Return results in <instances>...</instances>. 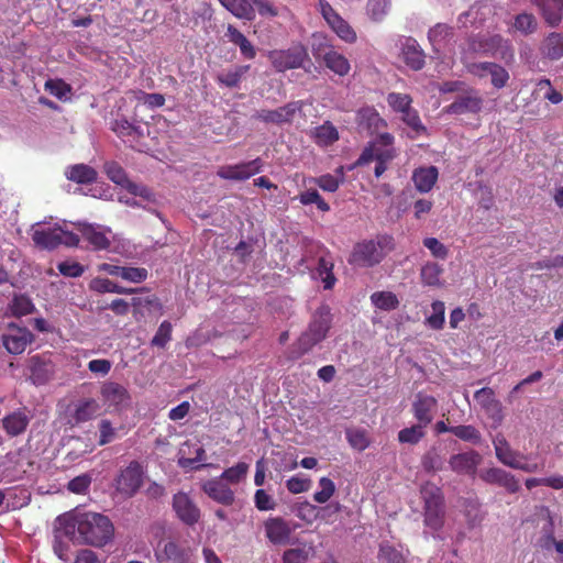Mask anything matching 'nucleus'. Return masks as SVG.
Listing matches in <instances>:
<instances>
[{"label":"nucleus","mask_w":563,"mask_h":563,"mask_svg":"<svg viewBox=\"0 0 563 563\" xmlns=\"http://www.w3.org/2000/svg\"><path fill=\"white\" fill-rule=\"evenodd\" d=\"M57 522L58 531L78 544L101 548L114 533L110 519L97 512L64 514L57 517Z\"/></svg>","instance_id":"obj_1"},{"label":"nucleus","mask_w":563,"mask_h":563,"mask_svg":"<svg viewBox=\"0 0 563 563\" xmlns=\"http://www.w3.org/2000/svg\"><path fill=\"white\" fill-rule=\"evenodd\" d=\"M332 325V313L328 305H321L312 313L307 329L299 335L296 342V357L307 354L318 343L322 342Z\"/></svg>","instance_id":"obj_2"},{"label":"nucleus","mask_w":563,"mask_h":563,"mask_svg":"<svg viewBox=\"0 0 563 563\" xmlns=\"http://www.w3.org/2000/svg\"><path fill=\"white\" fill-rule=\"evenodd\" d=\"M394 249V238L389 234H379L374 240L356 243L349 263L362 267H373L379 264Z\"/></svg>","instance_id":"obj_3"},{"label":"nucleus","mask_w":563,"mask_h":563,"mask_svg":"<svg viewBox=\"0 0 563 563\" xmlns=\"http://www.w3.org/2000/svg\"><path fill=\"white\" fill-rule=\"evenodd\" d=\"M267 57L274 69L278 73L302 68L306 63L310 62L308 49L301 43H295L285 49L269 51Z\"/></svg>","instance_id":"obj_4"},{"label":"nucleus","mask_w":563,"mask_h":563,"mask_svg":"<svg viewBox=\"0 0 563 563\" xmlns=\"http://www.w3.org/2000/svg\"><path fill=\"white\" fill-rule=\"evenodd\" d=\"M424 501V523L433 530H438L443 525L444 499L439 487L433 484H427L421 489Z\"/></svg>","instance_id":"obj_5"},{"label":"nucleus","mask_w":563,"mask_h":563,"mask_svg":"<svg viewBox=\"0 0 563 563\" xmlns=\"http://www.w3.org/2000/svg\"><path fill=\"white\" fill-rule=\"evenodd\" d=\"M103 169L111 181L124 188L129 194L134 197H141L148 202L155 201L153 191L147 186L130 180L126 172L119 163L114 161L107 162L103 165Z\"/></svg>","instance_id":"obj_6"},{"label":"nucleus","mask_w":563,"mask_h":563,"mask_svg":"<svg viewBox=\"0 0 563 563\" xmlns=\"http://www.w3.org/2000/svg\"><path fill=\"white\" fill-rule=\"evenodd\" d=\"M143 476L142 465L137 461H131L114 479L117 492L126 497L134 496L143 484Z\"/></svg>","instance_id":"obj_7"},{"label":"nucleus","mask_w":563,"mask_h":563,"mask_svg":"<svg viewBox=\"0 0 563 563\" xmlns=\"http://www.w3.org/2000/svg\"><path fill=\"white\" fill-rule=\"evenodd\" d=\"M158 563H192V550L174 540H162L155 550Z\"/></svg>","instance_id":"obj_8"},{"label":"nucleus","mask_w":563,"mask_h":563,"mask_svg":"<svg viewBox=\"0 0 563 563\" xmlns=\"http://www.w3.org/2000/svg\"><path fill=\"white\" fill-rule=\"evenodd\" d=\"M312 53L317 59L324 63L327 68L341 77L346 76L351 70L347 58L335 51L332 45L320 43L312 47Z\"/></svg>","instance_id":"obj_9"},{"label":"nucleus","mask_w":563,"mask_h":563,"mask_svg":"<svg viewBox=\"0 0 563 563\" xmlns=\"http://www.w3.org/2000/svg\"><path fill=\"white\" fill-rule=\"evenodd\" d=\"M76 229L93 251H106L111 246V229L100 224L78 222Z\"/></svg>","instance_id":"obj_10"},{"label":"nucleus","mask_w":563,"mask_h":563,"mask_svg":"<svg viewBox=\"0 0 563 563\" xmlns=\"http://www.w3.org/2000/svg\"><path fill=\"white\" fill-rule=\"evenodd\" d=\"M264 162L257 157L249 162H242L235 165L221 166L217 175L225 180H246L263 170Z\"/></svg>","instance_id":"obj_11"},{"label":"nucleus","mask_w":563,"mask_h":563,"mask_svg":"<svg viewBox=\"0 0 563 563\" xmlns=\"http://www.w3.org/2000/svg\"><path fill=\"white\" fill-rule=\"evenodd\" d=\"M322 16L332 29V31L344 42L354 43L356 33L353 27L343 20L325 0L319 1Z\"/></svg>","instance_id":"obj_12"},{"label":"nucleus","mask_w":563,"mask_h":563,"mask_svg":"<svg viewBox=\"0 0 563 563\" xmlns=\"http://www.w3.org/2000/svg\"><path fill=\"white\" fill-rule=\"evenodd\" d=\"M301 109V101H291L274 110L262 109L253 115V119L262 121L266 124L272 123L280 125L290 123L294 120L296 113Z\"/></svg>","instance_id":"obj_13"},{"label":"nucleus","mask_w":563,"mask_h":563,"mask_svg":"<svg viewBox=\"0 0 563 563\" xmlns=\"http://www.w3.org/2000/svg\"><path fill=\"white\" fill-rule=\"evenodd\" d=\"M474 399L485 411L495 426H500L504 420V407L495 396L490 387H483L475 391Z\"/></svg>","instance_id":"obj_14"},{"label":"nucleus","mask_w":563,"mask_h":563,"mask_svg":"<svg viewBox=\"0 0 563 563\" xmlns=\"http://www.w3.org/2000/svg\"><path fill=\"white\" fill-rule=\"evenodd\" d=\"M34 336L26 328H21L10 323L8 331L2 334V343L5 350L11 354H21L33 341Z\"/></svg>","instance_id":"obj_15"},{"label":"nucleus","mask_w":563,"mask_h":563,"mask_svg":"<svg viewBox=\"0 0 563 563\" xmlns=\"http://www.w3.org/2000/svg\"><path fill=\"white\" fill-rule=\"evenodd\" d=\"M100 396L104 404L117 410H122L130 405L131 395L129 390L117 382L107 380L102 383Z\"/></svg>","instance_id":"obj_16"},{"label":"nucleus","mask_w":563,"mask_h":563,"mask_svg":"<svg viewBox=\"0 0 563 563\" xmlns=\"http://www.w3.org/2000/svg\"><path fill=\"white\" fill-rule=\"evenodd\" d=\"M483 107V98L479 93L471 89L465 93L459 95L455 100L445 108L450 114L478 113Z\"/></svg>","instance_id":"obj_17"},{"label":"nucleus","mask_w":563,"mask_h":563,"mask_svg":"<svg viewBox=\"0 0 563 563\" xmlns=\"http://www.w3.org/2000/svg\"><path fill=\"white\" fill-rule=\"evenodd\" d=\"M479 478L486 484L498 485L505 488L509 494H516L520 489V484L516 476L499 467L483 470L479 473Z\"/></svg>","instance_id":"obj_18"},{"label":"nucleus","mask_w":563,"mask_h":563,"mask_svg":"<svg viewBox=\"0 0 563 563\" xmlns=\"http://www.w3.org/2000/svg\"><path fill=\"white\" fill-rule=\"evenodd\" d=\"M173 508L178 519L187 526H194L200 519V509L186 493L174 495Z\"/></svg>","instance_id":"obj_19"},{"label":"nucleus","mask_w":563,"mask_h":563,"mask_svg":"<svg viewBox=\"0 0 563 563\" xmlns=\"http://www.w3.org/2000/svg\"><path fill=\"white\" fill-rule=\"evenodd\" d=\"M201 489L209 498L224 506H231L235 500L234 492L220 477L203 482Z\"/></svg>","instance_id":"obj_20"},{"label":"nucleus","mask_w":563,"mask_h":563,"mask_svg":"<svg viewBox=\"0 0 563 563\" xmlns=\"http://www.w3.org/2000/svg\"><path fill=\"white\" fill-rule=\"evenodd\" d=\"M481 462V454L471 450L468 452L453 454L449 460V465L456 474L474 476Z\"/></svg>","instance_id":"obj_21"},{"label":"nucleus","mask_w":563,"mask_h":563,"mask_svg":"<svg viewBox=\"0 0 563 563\" xmlns=\"http://www.w3.org/2000/svg\"><path fill=\"white\" fill-rule=\"evenodd\" d=\"M438 400L433 396L419 393L412 404V413L418 423L427 427L433 420V413L437 409Z\"/></svg>","instance_id":"obj_22"},{"label":"nucleus","mask_w":563,"mask_h":563,"mask_svg":"<svg viewBox=\"0 0 563 563\" xmlns=\"http://www.w3.org/2000/svg\"><path fill=\"white\" fill-rule=\"evenodd\" d=\"M266 538L273 544H286L291 536L292 528L280 517L269 518L264 523Z\"/></svg>","instance_id":"obj_23"},{"label":"nucleus","mask_w":563,"mask_h":563,"mask_svg":"<svg viewBox=\"0 0 563 563\" xmlns=\"http://www.w3.org/2000/svg\"><path fill=\"white\" fill-rule=\"evenodd\" d=\"M396 156L397 151L395 147L382 148L376 147V143H368L356 159L354 166H364L373 161L389 164Z\"/></svg>","instance_id":"obj_24"},{"label":"nucleus","mask_w":563,"mask_h":563,"mask_svg":"<svg viewBox=\"0 0 563 563\" xmlns=\"http://www.w3.org/2000/svg\"><path fill=\"white\" fill-rule=\"evenodd\" d=\"M30 419L31 417L25 408L18 409L2 419V427L8 435L16 437L26 430Z\"/></svg>","instance_id":"obj_25"},{"label":"nucleus","mask_w":563,"mask_h":563,"mask_svg":"<svg viewBox=\"0 0 563 563\" xmlns=\"http://www.w3.org/2000/svg\"><path fill=\"white\" fill-rule=\"evenodd\" d=\"M360 126L365 128L373 135L387 126V122L379 115L374 107H363L356 113Z\"/></svg>","instance_id":"obj_26"},{"label":"nucleus","mask_w":563,"mask_h":563,"mask_svg":"<svg viewBox=\"0 0 563 563\" xmlns=\"http://www.w3.org/2000/svg\"><path fill=\"white\" fill-rule=\"evenodd\" d=\"M101 407L93 398H86L79 400L70 415L71 421L75 424L84 423L92 420L99 415Z\"/></svg>","instance_id":"obj_27"},{"label":"nucleus","mask_w":563,"mask_h":563,"mask_svg":"<svg viewBox=\"0 0 563 563\" xmlns=\"http://www.w3.org/2000/svg\"><path fill=\"white\" fill-rule=\"evenodd\" d=\"M496 457L508 467H514L518 459H526V455L514 451L503 434H497L493 440Z\"/></svg>","instance_id":"obj_28"},{"label":"nucleus","mask_w":563,"mask_h":563,"mask_svg":"<svg viewBox=\"0 0 563 563\" xmlns=\"http://www.w3.org/2000/svg\"><path fill=\"white\" fill-rule=\"evenodd\" d=\"M30 378L35 385L46 384L54 374V366L52 362L43 360L41 356L35 355L31 357Z\"/></svg>","instance_id":"obj_29"},{"label":"nucleus","mask_w":563,"mask_h":563,"mask_svg":"<svg viewBox=\"0 0 563 563\" xmlns=\"http://www.w3.org/2000/svg\"><path fill=\"white\" fill-rule=\"evenodd\" d=\"M205 453V449L201 445L187 441L179 450L180 456L178 463L181 467L198 470L203 465L196 466L195 464L202 461Z\"/></svg>","instance_id":"obj_30"},{"label":"nucleus","mask_w":563,"mask_h":563,"mask_svg":"<svg viewBox=\"0 0 563 563\" xmlns=\"http://www.w3.org/2000/svg\"><path fill=\"white\" fill-rule=\"evenodd\" d=\"M544 21L552 27L558 26L563 19V0H536Z\"/></svg>","instance_id":"obj_31"},{"label":"nucleus","mask_w":563,"mask_h":563,"mask_svg":"<svg viewBox=\"0 0 563 563\" xmlns=\"http://www.w3.org/2000/svg\"><path fill=\"white\" fill-rule=\"evenodd\" d=\"M401 56L404 63L412 70H420L424 66V54L412 38H407L404 43Z\"/></svg>","instance_id":"obj_32"},{"label":"nucleus","mask_w":563,"mask_h":563,"mask_svg":"<svg viewBox=\"0 0 563 563\" xmlns=\"http://www.w3.org/2000/svg\"><path fill=\"white\" fill-rule=\"evenodd\" d=\"M65 176L68 180L80 185H90L97 180L98 173L86 164H75L67 167Z\"/></svg>","instance_id":"obj_33"},{"label":"nucleus","mask_w":563,"mask_h":563,"mask_svg":"<svg viewBox=\"0 0 563 563\" xmlns=\"http://www.w3.org/2000/svg\"><path fill=\"white\" fill-rule=\"evenodd\" d=\"M439 172L434 166L419 167L413 170L412 180L418 191L429 192L438 180Z\"/></svg>","instance_id":"obj_34"},{"label":"nucleus","mask_w":563,"mask_h":563,"mask_svg":"<svg viewBox=\"0 0 563 563\" xmlns=\"http://www.w3.org/2000/svg\"><path fill=\"white\" fill-rule=\"evenodd\" d=\"M541 53L551 60L563 57V35L556 32L550 33L542 42Z\"/></svg>","instance_id":"obj_35"},{"label":"nucleus","mask_w":563,"mask_h":563,"mask_svg":"<svg viewBox=\"0 0 563 563\" xmlns=\"http://www.w3.org/2000/svg\"><path fill=\"white\" fill-rule=\"evenodd\" d=\"M227 36L229 41L240 47L241 54L246 59H253L256 56V49L254 45L246 38V36L240 32L233 25L228 26Z\"/></svg>","instance_id":"obj_36"},{"label":"nucleus","mask_w":563,"mask_h":563,"mask_svg":"<svg viewBox=\"0 0 563 563\" xmlns=\"http://www.w3.org/2000/svg\"><path fill=\"white\" fill-rule=\"evenodd\" d=\"M34 244L43 250H55L60 245L58 229L35 230L32 234Z\"/></svg>","instance_id":"obj_37"},{"label":"nucleus","mask_w":563,"mask_h":563,"mask_svg":"<svg viewBox=\"0 0 563 563\" xmlns=\"http://www.w3.org/2000/svg\"><path fill=\"white\" fill-rule=\"evenodd\" d=\"M220 3L233 15L240 19L252 20L255 10L252 9V0H219Z\"/></svg>","instance_id":"obj_38"},{"label":"nucleus","mask_w":563,"mask_h":563,"mask_svg":"<svg viewBox=\"0 0 563 563\" xmlns=\"http://www.w3.org/2000/svg\"><path fill=\"white\" fill-rule=\"evenodd\" d=\"M443 273V268L434 262H428L421 267L420 277L421 282L426 286L430 287H441V275Z\"/></svg>","instance_id":"obj_39"},{"label":"nucleus","mask_w":563,"mask_h":563,"mask_svg":"<svg viewBox=\"0 0 563 563\" xmlns=\"http://www.w3.org/2000/svg\"><path fill=\"white\" fill-rule=\"evenodd\" d=\"M336 173H339L341 176L336 177V176L331 175V174H324V175H321L319 177L310 178L309 183L317 185L323 191L334 192V191H336L339 189L340 185L344 180L343 167L342 166L339 167L336 169Z\"/></svg>","instance_id":"obj_40"},{"label":"nucleus","mask_w":563,"mask_h":563,"mask_svg":"<svg viewBox=\"0 0 563 563\" xmlns=\"http://www.w3.org/2000/svg\"><path fill=\"white\" fill-rule=\"evenodd\" d=\"M250 70V65L235 66L233 69L217 76V81L228 88H235L239 86L242 77Z\"/></svg>","instance_id":"obj_41"},{"label":"nucleus","mask_w":563,"mask_h":563,"mask_svg":"<svg viewBox=\"0 0 563 563\" xmlns=\"http://www.w3.org/2000/svg\"><path fill=\"white\" fill-rule=\"evenodd\" d=\"M111 129L119 137L140 139L143 136L141 128L131 123L125 118L115 119Z\"/></svg>","instance_id":"obj_42"},{"label":"nucleus","mask_w":563,"mask_h":563,"mask_svg":"<svg viewBox=\"0 0 563 563\" xmlns=\"http://www.w3.org/2000/svg\"><path fill=\"white\" fill-rule=\"evenodd\" d=\"M372 303L380 310L390 311L399 306L397 296L391 291H376L371 295Z\"/></svg>","instance_id":"obj_43"},{"label":"nucleus","mask_w":563,"mask_h":563,"mask_svg":"<svg viewBox=\"0 0 563 563\" xmlns=\"http://www.w3.org/2000/svg\"><path fill=\"white\" fill-rule=\"evenodd\" d=\"M333 262L330 258L320 256L318 260L317 273L323 282L324 289L333 288L336 278L333 274Z\"/></svg>","instance_id":"obj_44"},{"label":"nucleus","mask_w":563,"mask_h":563,"mask_svg":"<svg viewBox=\"0 0 563 563\" xmlns=\"http://www.w3.org/2000/svg\"><path fill=\"white\" fill-rule=\"evenodd\" d=\"M432 313L427 317L426 324L432 330H442L445 322V305L441 300L431 303Z\"/></svg>","instance_id":"obj_45"},{"label":"nucleus","mask_w":563,"mask_h":563,"mask_svg":"<svg viewBox=\"0 0 563 563\" xmlns=\"http://www.w3.org/2000/svg\"><path fill=\"white\" fill-rule=\"evenodd\" d=\"M10 310L14 317L20 318L32 313L35 310V306L29 296L15 295L11 301Z\"/></svg>","instance_id":"obj_46"},{"label":"nucleus","mask_w":563,"mask_h":563,"mask_svg":"<svg viewBox=\"0 0 563 563\" xmlns=\"http://www.w3.org/2000/svg\"><path fill=\"white\" fill-rule=\"evenodd\" d=\"M249 472V465L244 462H239L234 466H231L222 472L219 476L228 485H236L245 478Z\"/></svg>","instance_id":"obj_47"},{"label":"nucleus","mask_w":563,"mask_h":563,"mask_svg":"<svg viewBox=\"0 0 563 563\" xmlns=\"http://www.w3.org/2000/svg\"><path fill=\"white\" fill-rule=\"evenodd\" d=\"M314 136L318 144L328 146L339 140V132L332 123L325 122L316 129Z\"/></svg>","instance_id":"obj_48"},{"label":"nucleus","mask_w":563,"mask_h":563,"mask_svg":"<svg viewBox=\"0 0 563 563\" xmlns=\"http://www.w3.org/2000/svg\"><path fill=\"white\" fill-rule=\"evenodd\" d=\"M512 26L521 34L529 35L537 31L538 21L531 13H520L516 15Z\"/></svg>","instance_id":"obj_49"},{"label":"nucleus","mask_w":563,"mask_h":563,"mask_svg":"<svg viewBox=\"0 0 563 563\" xmlns=\"http://www.w3.org/2000/svg\"><path fill=\"white\" fill-rule=\"evenodd\" d=\"M345 435L349 444L357 451H364L371 444L367 431L364 429H349Z\"/></svg>","instance_id":"obj_50"},{"label":"nucleus","mask_w":563,"mask_h":563,"mask_svg":"<svg viewBox=\"0 0 563 563\" xmlns=\"http://www.w3.org/2000/svg\"><path fill=\"white\" fill-rule=\"evenodd\" d=\"M424 428L426 427L419 423L405 428L398 432V441L400 443L417 444L426 435V432L423 431Z\"/></svg>","instance_id":"obj_51"},{"label":"nucleus","mask_w":563,"mask_h":563,"mask_svg":"<svg viewBox=\"0 0 563 563\" xmlns=\"http://www.w3.org/2000/svg\"><path fill=\"white\" fill-rule=\"evenodd\" d=\"M301 205L309 206L314 203L317 208L322 212L330 210L329 203L320 196L317 189H308L298 196Z\"/></svg>","instance_id":"obj_52"},{"label":"nucleus","mask_w":563,"mask_h":563,"mask_svg":"<svg viewBox=\"0 0 563 563\" xmlns=\"http://www.w3.org/2000/svg\"><path fill=\"white\" fill-rule=\"evenodd\" d=\"M388 106L398 113H404L409 110L412 103V98L407 93L390 92L387 96Z\"/></svg>","instance_id":"obj_53"},{"label":"nucleus","mask_w":563,"mask_h":563,"mask_svg":"<svg viewBox=\"0 0 563 563\" xmlns=\"http://www.w3.org/2000/svg\"><path fill=\"white\" fill-rule=\"evenodd\" d=\"M488 77L490 78L492 86L496 89L505 88L510 79L508 70L497 63L492 64Z\"/></svg>","instance_id":"obj_54"},{"label":"nucleus","mask_w":563,"mask_h":563,"mask_svg":"<svg viewBox=\"0 0 563 563\" xmlns=\"http://www.w3.org/2000/svg\"><path fill=\"white\" fill-rule=\"evenodd\" d=\"M452 434H454L456 438L471 442L474 444H477L481 442V432L471 424H461L452 427Z\"/></svg>","instance_id":"obj_55"},{"label":"nucleus","mask_w":563,"mask_h":563,"mask_svg":"<svg viewBox=\"0 0 563 563\" xmlns=\"http://www.w3.org/2000/svg\"><path fill=\"white\" fill-rule=\"evenodd\" d=\"M100 446L111 443L118 438V428L113 427L109 419H101L98 423Z\"/></svg>","instance_id":"obj_56"},{"label":"nucleus","mask_w":563,"mask_h":563,"mask_svg":"<svg viewBox=\"0 0 563 563\" xmlns=\"http://www.w3.org/2000/svg\"><path fill=\"white\" fill-rule=\"evenodd\" d=\"M319 485L321 489L313 494V500L318 504H324L334 495L335 484L329 477H321Z\"/></svg>","instance_id":"obj_57"},{"label":"nucleus","mask_w":563,"mask_h":563,"mask_svg":"<svg viewBox=\"0 0 563 563\" xmlns=\"http://www.w3.org/2000/svg\"><path fill=\"white\" fill-rule=\"evenodd\" d=\"M89 288L92 291H96L99 294H106V292L118 294V292L123 291L121 289L120 285L113 283L112 280H110L108 278H101V277L93 278L89 284Z\"/></svg>","instance_id":"obj_58"},{"label":"nucleus","mask_w":563,"mask_h":563,"mask_svg":"<svg viewBox=\"0 0 563 563\" xmlns=\"http://www.w3.org/2000/svg\"><path fill=\"white\" fill-rule=\"evenodd\" d=\"M421 465L428 473L441 471L443 467V461L435 449H431L426 452L421 459Z\"/></svg>","instance_id":"obj_59"},{"label":"nucleus","mask_w":563,"mask_h":563,"mask_svg":"<svg viewBox=\"0 0 563 563\" xmlns=\"http://www.w3.org/2000/svg\"><path fill=\"white\" fill-rule=\"evenodd\" d=\"M172 323L166 320L163 321L153 336L151 344L164 349L172 339Z\"/></svg>","instance_id":"obj_60"},{"label":"nucleus","mask_w":563,"mask_h":563,"mask_svg":"<svg viewBox=\"0 0 563 563\" xmlns=\"http://www.w3.org/2000/svg\"><path fill=\"white\" fill-rule=\"evenodd\" d=\"M401 120L417 134L426 132V126L422 124L419 113L416 109L410 108L409 110L401 113Z\"/></svg>","instance_id":"obj_61"},{"label":"nucleus","mask_w":563,"mask_h":563,"mask_svg":"<svg viewBox=\"0 0 563 563\" xmlns=\"http://www.w3.org/2000/svg\"><path fill=\"white\" fill-rule=\"evenodd\" d=\"M309 559V550L306 547L286 550L283 554V563H306Z\"/></svg>","instance_id":"obj_62"},{"label":"nucleus","mask_w":563,"mask_h":563,"mask_svg":"<svg viewBox=\"0 0 563 563\" xmlns=\"http://www.w3.org/2000/svg\"><path fill=\"white\" fill-rule=\"evenodd\" d=\"M45 89L54 97L62 99L70 92V86L62 79H48Z\"/></svg>","instance_id":"obj_63"},{"label":"nucleus","mask_w":563,"mask_h":563,"mask_svg":"<svg viewBox=\"0 0 563 563\" xmlns=\"http://www.w3.org/2000/svg\"><path fill=\"white\" fill-rule=\"evenodd\" d=\"M254 504L260 511L273 510L276 507L275 500L265 489H257L255 492Z\"/></svg>","instance_id":"obj_64"}]
</instances>
